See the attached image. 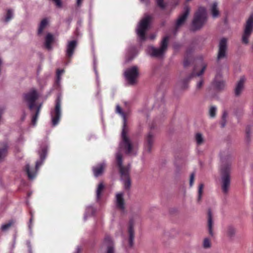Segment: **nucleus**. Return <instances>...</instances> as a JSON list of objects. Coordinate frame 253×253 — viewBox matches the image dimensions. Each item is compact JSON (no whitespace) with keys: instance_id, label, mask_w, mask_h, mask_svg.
Instances as JSON below:
<instances>
[{"instance_id":"f257e3e1","label":"nucleus","mask_w":253,"mask_h":253,"mask_svg":"<svg viewBox=\"0 0 253 253\" xmlns=\"http://www.w3.org/2000/svg\"><path fill=\"white\" fill-rule=\"evenodd\" d=\"M116 113L120 114L123 118L124 124L121 134V141L120 142L118 152L116 155L117 165L119 168L121 175V179L123 182L125 189L129 190L131 186V180L129 176V166H123L122 165V155L124 151L126 154L135 155L136 154L135 147L127 135L126 119L125 114L122 111L120 105L116 106Z\"/></svg>"},{"instance_id":"f03ea898","label":"nucleus","mask_w":253,"mask_h":253,"mask_svg":"<svg viewBox=\"0 0 253 253\" xmlns=\"http://www.w3.org/2000/svg\"><path fill=\"white\" fill-rule=\"evenodd\" d=\"M230 171L231 165L229 164L224 165L221 168L220 185L222 192L224 195L228 193L230 188Z\"/></svg>"},{"instance_id":"7ed1b4c3","label":"nucleus","mask_w":253,"mask_h":253,"mask_svg":"<svg viewBox=\"0 0 253 253\" xmlns=\"http://www.w3.org/2000/svg\"><path fill=\"white\" fill-rule=\"evenodd\" d=\"M47 154V148L44 147L39 151V154L40 157V160L36 162L35 170L34 169H30L29 164H27L25 166V170L26 172L29 179H33L36 176L37 170L39 167L42 164Z\"/></svg>"},{"instance_id":"20e7f679","label":"nucleus","mask_w":253,"mask_h":253,"mask_svg":"<svg viewBox=\"0 0 253 253\" xmlns=\"http://www.w3.org/2000/svg\"><path fill=\"white\" fill-rule=\"evenodd\" d=\"M206 19L207 12L206 8L202 7L199 8L192 21V30L196 31L201 29L206 22Z\"/></svg>"},{"instance_id":"39448f33","label":"nucleus","mask_w":253,"mask_h":253,"mask_svg":"<svg viewBox=\"0 0 253 253\" xmlns=\"http://www.w3.org/2000/svg\"><path fill=\"white\" fill-rule=\"evenodd\" d=\"M152 18L151 15L145 14L137 26L136 30V34L141 41H144L146 39L145 33L150 26Z\"/></svg>"},{"instance_id":"423d86ee","label":"nucleus","mask_w":253,"mask_h":253,"mask_svg":"<svg viewBox=\"0 0 253 253\" xmlns=\"http://www.w3.org/2000/svg\"><path fill=\"white\" fill-rule=\"evenodd\" d=\"M169 40V36L164 37L161 42L160 48H156L153 46H148L147 49V53L152 57H162L167 50Z\"/></svg>"},{"instance_id":"0eeeda50","label":"nucleus","mask_w":253,"mask_h":253,"mask_svg":"<svg viewBox=\"0 0 253 253\" xmlns=\"http://www.w3.org/2000/svg\"><path fill=\"white\" fill-rule=\"evenodd\" d=\"M124 74L127 83L129 85H134L139 76L138 68L136 66L131 67L126 69Z\"/></svg>"},{"instance_id":"6e6552de","label":"nucleus","mask_w":253,"mask_h":253,"mask_svg":"<svg viewBox=\"0 0 253 253\" xmlns=\"http://www.w3.org/2000/svg\"><path fill=\"white\" fill-rule=\"evenodd\" d=\"M253 31V15H251L246 21L244 33L242 37V42L245 44L249 43V39Z\"/></svg>"},{"instance_id":"1a4fd4ad","label":"nucleus","mask_w":253,"mask_h":253,"mask_svg":"<svg viewBox=\"0 0 253 253\" xmlns=\"http://www.w3.org/2000/svg\"><path fill=\"white\" fill-rule=\"evenodd\" d=\"M61 99L60 96H58L56 100V104L54 110L51 112L52 124L53 126L57 125L59 121L61 116Z\"/></svg>"},{"instance_id":"9d476101","label":"nucleus","mask_w":253,"mask_h":253,"mask_svg":"<svg viewBox=\"0 0 253 253\" xmlns=\"http://www.w3.org/2000/svg\"><path fill=\"white\" fill-rule=\"evenodd\" d=\"M24 98L27 102L29 108L32 111L36 105L35 102L38 98V94L36 90L33 89L24 94Z\"/></svg>"},{"instance_id":"9b49d317","label":"nucleus","mask_w":253,"mask_h":253,"mask_svg":"<svg viewBox=\"0 0 253 253\" xmlns=\"http://www.w3.org/2000/svg\"><path fill=\"white\" fill-rule=\"evenodd\" d=\"M227 41L225 38H222L219 42V49L217 57V60L225 58L227 57Z\"/></svg>"},{"instance_id":"f8f14e48","label":"nucleus","mask_w":253,"mask_h":253,"mask_svg":"<svg viewBox=\"0 0 253 253\" xmlns=\"http://www.w3.org/2000/svg\"><path fill=\"white\" fill-rule=\"evenodd\" d=\"M78 42L76 40L69 41L67 42L66 48V56L68 58H71L77 46Z\"/></svg>"},{"instance_id":"ddd939ff","label":"nucleus","mask_w":253,"mask_h":253,"mask_svg":"<svg viewBox=\"0 0 253 253\" xmlns=\"http://www.w3.org/2000/svg\"><path fill=\"white\" fill-rule=\"evenodd\" d=\"M189 7L188 6H185L184 8V11L179 15L176 21L175 24L176 29H178L180 26L184 24L189 14Z\"/></svg>"},{"instance_id":"4468645a","label":"nucleus","mask_w":253,"mask_h":253,"mask_svg":"<svg viewBox=\"0 0 253 253\" xmlns=\"http://www.w3.org/2000/svg\"><path fill=\"white\" fill-rule=\"evenodd\" d=\"M124 193H118L116 195L115 204L116 207L122 211H124L125 209V203L124 198Z\"/></svg>"},{"instance_id":"2eb2a0df","label":"nucleus","mask_w":253,"mask_h":253,"mask_svg":"<svg viewBox=\"0 0 253 253\" xmlns=\"http://www.w3.org/2000/svg\"><path fill=\"white\" fill-rule=\"evenodd\" d=\"M134 222L131 219L129 221V227L128 229V244L130 247L133 246V241L134 238V231L133 229Z\"/></svg>"},{"instance_id":"dca6fc26","label":"nucleus","mask_w":253,"mask_h":253,"mask_svg":"<svg viewBox=\"0 0 253 253\" xmlns=\"http://www.w3.org/2000/svg\"><path fill=\"white\" fill-rule=\"evenodd\" d=\"M246 79L244 77H241L239 81L237 82L235 88V94L236 96H239L244 87V84Z\"/></svg>"},{"instance_id":"f3484780","label":"nucleus","mask_w":253,"mask_h":253,"mask_svg":"<svg viewBox=\"0 0 253 253\" xmlns=\"http://www.w3.org/2000/svg\"><path fill=\"white\" fill-rule=\"evenodd\" d=\"M106 167V164L104 162L98 164L97 166L94 167L92 169L94 175L95 177L101 175Z\"/></svg>"},{"instance_id":"a211bd4d","label":"nucleus","mask_w":253,"mask_h":253,"mask_svg":"<svg viewBox=\"0 0 253 253\" xmlns=\"http://www.w3.org/2000/svg\"><path fill=\"white\" fill-rule=\"evenodd\" d=\"M54 38L51 33H47L45 37L44 45L45 48L48 50H51L52 49L51 43L54 42Z\"/></svg>"},{"instance_id":"6ab92c4d","label":"nucleus","mask_w":253,"mask_h":253,"mask_svg":"<svg viewBox=\"0 0 253 253\" xmlns=\"http://www.w3.org/2000/svg\"><path fill=\"white\" fill-rule=\"evenodd\" d=\"M208 231L209 233L211 236H213L214 233L213 231V221L212 219V216L211 211V210H209L208 211Z\"/></svg>"},{"instance_id":"aec40b11","label":"nucleus","mask_w":253,"mask_h":253,"mask_svg":"<svg viewBox=\"0 0 253 253\" xmlns=\"http://www.w3.org/2000/svg\"><path fill=\"white\" fill-rule=\"evenodd\" d=\"M236 233V228L232 225H228L226 229V236L230 239H233Z\"/></svg>"},{"instance_id":"412c9836","label":"nucleus","mask_w":253,"mask_h":253,"mask_svg":"<svg viewBox=\"0 0 253 253\" xmlns=\"http://www.w3.org/2000/svg\"><path fill=\"white\" fill-rule=\"evenodd\" d=\"M147 144L146 149L148 152H150L154 142V135L151 132H149L146 138Z\"/></svg>"},{"instance_id":"4be33fe9","label":"nucleus","mask_w":253,"mask_h":253,"mask_svg":"<svg viewBox=\"0 0 253 253\" xmlns=\"http://www.w3.org/2000/svg\"><path fill=\"white\" fill-rule=\"evenodd\" d=\"M104 244L107 246V253H114V248L112 239L110 236H106L104 239Z\"/></svg>"},{"instance_id":"5701e85b","label":"nucleus","mask_w":253,"mask_h":253,"mask_svg":"<svg viewBox=\"0 0 253 253\" xmlns=\"http://www.w3.org/2000/svg\"><path fill=\"white\" fill-rule=\"evenodd\" d=\"M47 24H48V21L46 18H44L42 20V21L41 22V23L39 25L38 30V35L39 36H41L42 34L43 30L46 28Z\"/></svg>"},{"instance_id":"b1692460","label":"nucleus","mask_w":253,"mask_h":253,"mask_svg":"<svg viewBox=\"0 0 253 253\" xmlns=\"http://www.w3.org/2000/svg\"><path fill=\"white\" fill-rule=\"evenodd\" d=\"M42 104L39 105L36 108V112L34 116H33L32 120V123L34 126H35L37 121L38 118L39 116L40 110L42 107Z\"/></svg>"},{"instance_id":"393cba45","label":"nucleus","mask_w":253,"mask_h":253,"mask_svg":"<svg viewBox=\"0 0 253 253\" xmlns=\"http://www.w3.org/2000/svg\"><path fill=\"white\" fill-rule=\"evenodd\" d=\"M211 13L212 16L213 18H216L219 15V11L217 8V3L216 2H214L213 3L211 6Z\"/></svg>"},{"instance_id":"a878e982","label":"nucleus","mask_w":253,"mask_h":253,"mask_svg":"<svg viewBox=\"0 0 253 253\" xmlns=\"http://www.w3.org/2000/svg\"><path fill=\"white\" fill-rule=\"evenodd\" d=\"M95 212V210L92 206L87 207L84 215V219L86 220L87 216L93 215Z\"/></svg>"},{"instance_id":"bb28decb","label":"nucleus","mask_w":253,"mask_h":253,"mask_svg":"<svg viewBox=\"0 0 253 253\" xmlns=\"http://www.w3.org/2000/svg\"><path fill=\"white\" fill-rule=\"evenodd\" d=\"M7 150V146L6 144H3L1 148H0V161L3 159L6 155Z\"/></svg>"},{"instance_id":"cd10ccee","label":"nucleus","mask_w":253,"mask_h":253,"mask_svg":"<svg viewBox=\"0 0 253 253\" xmlns=\"http://www.w3.org/2000/svg\"><path fill=\"white\" fill-rule=\"evenodd\" d=\"M195 140L198 145H201L204 142V137L200 133H197L196 134Z\"/></svg>"},{"instance_id":"c85d7f7f","label":"nucleus","mask_w":253,"mask_h":253,"mask_svg":"<svg viewBox=\"0 0 253 253\" xmlns=\"http://www.w3.org/2000/svg\"><path fill=\"white\" fill-rule=\"evenodd\" d=\"M104 186L102 183H100L99 184L98 187L96 189V199L97 200H99L101 195V193L104 189Z\"/></svg>"},{"instance_id":"c756f323","label":"nucleus","mask_w":253,"mask_h":253,"mask_svg":"<svg viewBox=\"0 0 253 253\" xmlns=\"http://www.w3.org/2000/svg\"><path fill=\"white\" fill-rule=\"evenodd\" d=\"M189 79H186L181 81L179 82V85L183 89H186L188 87Z\"/></svg>"},{"instance_id":"7c9ffc66","label":"nucleus","mask_w":253,"mask_h":253,"mask_svg":"<svg viewBox=\"0 0 253 253\" xmlns=\"http://www.w3.org/2000/svg\"><path fill=\"white\" fill-rule=\"evenodd\" d=\"M214 84H215L216 88L218 89H223L225 85V82L223 81H219V82L215 81Z\"/></svg>"},{"instance_id":"2f4dec72","label":"nucleus","mask_w":253,"mask_h":253,"mask_svg":"<svg viewBox=\"0 0 253 253\" xmlns=\"http://www.w3.org/2000/svg\"><path fill=\"white\" fill-rule=\"evenodd\" d=\"M13 224V222L12 221H10L7 223L2 224L1 226V230L3 231H6L8 230Z\"/></svg>"},{"instance_id":"473e14b6","label":"nucleus","mask_w":253,"mask_h":253,"mask_svg":"<svg viewBox=\"0 0 253 253\" xmlns=\"http://www.w3.org/2000/svg\"><path fill=\"white\" fill-rule=\"evenodd\" d=\"M217 111V108L215 106H211L209 109V115L210 117L214 118L216 115V113Z\"/></svg>"},{"instance_id":"72a5a7b5","label":"nucleus","mask_w":253,"mask_h":253,"mask_svg":"<svg viewBox=\"0 0 253 253\" xmlns=\"http://www.w3.org/2000/svg\"><path fill=\"white\" fill-rule=\"evenodd\" d=\"M13 11L12 10L9 9L7 10L5 18L4 19V21L5 22H8L10 20L12 19L13 17Z\"/></svg>"},{"instance_id":"f704fd0d","label":"nucleus","mask_w":253,"mask_h":253,"mask_svg":"<svg viewBox=\"0 0 253 253\" xmlns=\"http://www.w3.org/2000/svg\"><path fill=\"white\" fill-rule=\"evenodd\" d=\"M204 184L203 183H201L199 186L198 188V201H200L202 198V193H203V190L204 188Z\"/></svg>"},{"instance_id":"c9c22d12","label":"nucleus","mask_w":253,"mask_h":253,"mask_svg":"<svg viewBox=\"0 0 253 253\" xmlns=\"http://www.w3.org/2000/svg\"><path fill=\"white\" fill-rule=\"evenodd\" d=\"M246 132V138L247 141H250L251 133V129L250 126H247L245 130Z\"/></svg>"},{"instance_id":"e433bc0d","label":"nucleus","mask_w":253,"mask_h":253,"mask_svg":"<svg viewBox=\"0 0 253 253\" xmlns=\"http://www.w3.org/2000/svg\"><path fill=\"white\" fill-rule=\"evenodd\" d=\"M211 247V243L208 238H205L203 242V247L205 249H209Z\"/></svg>"},{"instance_id":"4c0bfd02","label":"nucleus","mask_w":253,"mask_h":253,"mask_svg":"<svg viewBox=\"0 0 253 253\" xmlns=\"http://www.w3.org/2000/svg\"><path fill=\"white\" fill-rule=\"evenodd\" d=\"M227 117V113L224 111L223 113L222 117V122L221 123V126L222 127H224L226 125V119Z\"/></svg>"},{"instance_id":"58836bf2","label":"nucleus","mask_w":253,"mask_h":253,"mask_svg":"<svg viewBox=\"0 0 253 253\" xmlns=\"http://www.w3.org/2000/svg\"><path fill=\"white\" fill-rule=\"evenodd\" d=\"M64 72V70H57L56 72V77H57V83H59L61 80V76Z\"/></svg>"},{"instance_id":"ea45409f","label":"nucleus","mask_w":253,"mask_h":253,"mask_svg":"<svg viewBox=\"0 0 253 253\" xmlns=\"http://www.w3.org/2000/svg\"><path fill=\"white\" fill-rule=\"evenodd\" d=\"M206 66H207L206 65H203L201 70L199 73H197L196 74L193 73L192 74V76H198V77L201 76L204 73V72L206 68Z\"/></svg>"},{"instance_id":"a19ab883","label":"nucleus","mask_w":253,"mask_h":253,"mask_svg":"<svg viewBox=\"0 0 253 253\" xmlns=\"http://www.w3.org/2000/svg\"><path fill=\"white\" fill-rule=\"evenodd\" d=\"M143 1L144 0H141ZM157 5L162 9H164L166 7V5L164 2V0H156Z\"/></svg>"},{"instance_id":"79ce46f5","label":"nucleus","mask_w":253,"mask_h":253,"mask_svg":"<svg viewBox=\"0 0 253 253\" xmlns=\"http://www.w3.org/2000/svg\"><path fill=\"white\" fill-rule=\"evenodd\" d=\"M194 177H195L194 173H191L190 175V181H189V185H190V187H191L193 185L194 181Z\"/></svg>"},{"instance_id":"37998d69","label":"nucleus","mask_w":253,"mask_h":253,"mask_svg":"<svg viewBox=\"0 0 253 253\" xmlns=\"http://www.w3.org/2000/svg\"><path fill=\"white\" fill-rule=\"evenodd\" d=\"M203 83H204V80L203 79H201L197 83L196 88L197 89H201L202 86H203Z\"/></svg>"},{"instance_id":"c03bdc74","label":"nucleus","mask_w":253,"mask_h":253,"mask_svg":"<svg viewBox=\"0 0 253 253\" xmlns=\"http://www.w3.org/2000/svg\"><path fill=\"white\" fill-rule=\"evenodd\" d=\"M31 218L30 219V220H29V225H28V226H29V230L30 231V232H31V230H32V221L33 220V218H34V216L33 215V214L31 212Z\"/></svg>"},{"instance_id":"a18cd8bd","label":"nucleus","mask_w":253,"mask_h":253,"mask_svg":"<svg viewBox=\"0 0 253 253\" xmlns=\"http://www.w3.org/2000/svg\"><path fill=\"white\" fill-rule=\"evenodd\" d=\"M55 3L56 5L58 7H61L62 6V2L61 0H52Z\"/></svg>"},{"instance_id":"49530a36","label":"nucleus","mask_w":253,"mask_h":253,"mask_svg":"<svg viewBox=\"0 0 253 253\" xmlns=\"http://www.w3.org/2000/svg\"><path fill=\"white\" fill-rule=\"evenodd\" d=\"M189 63H190V62L188 61V59L185 58V59L184 60V63H183L184 66L185 67H187V66H188Z\"/></svg>"},{"instance_id":"de8ad7c7","label":"nucleus","mask_w":253,"mask_h":253,"mask_svg":"<svg viewBox=\"0 0 253 253\" xmlns=\"http://www.w3.org/2000/svg\"><path fill=\"white\" fill-rule=\"evenodd\" d=\"M83 0H77V5L78 6H80Z\"/></svg>"},{"instance_id":"09e8293b","label":"nucleus","mask_w":253,"mask_h":253,"mask_svg":"<svg viewBox=\"0 0 253 253\" xmlns=\"http://www.w3.org/2000/svg\"><path fill=\"white\" fill-rule=\"evenodd\" d=\"M156 37V34H152L150 36L149 38H150V39L153 40L155 39Z\"/></svg>"},{"instance_id":"8fccbe9b","label":"nucleus","mask_w":253,"mask_h":253,"mask_svg":"<svg viewBox=\"0 0 253 253\" xmlns=\"http://www.w3.org/2000/svg\"><path fill=\"white\" fill-rule=\"evenodd\" d=\"M173 46L175 49H178L179 47V45L178 43H174Z\"/></svg>"},{"instance_id":"3c124183","label":"nucleus","mask_w":253,"mask_h":253,"mask_svg":"<svg viewBox=\"0 0 253 253\" xmlns=\"http://www.w3.org/2000/svg\"><path fill=\"white\" fill-rule=\"evenodd\" d=\"M28 250L29 253H32V247L31 245H28Z\"/></svg>"},{"instance_id":"603ef678","label":"nucleus","mask_w":253,"mask_h":253,"mask_svg":"<svg viewBox=\"0 0 253 253\" xmlns=\"http://www.w3.org/2000/svg\"><path fill=\"white\" fill-rule=\"evenodd\" d=\"M80 252H81V250H80V248H79V247H78V248H77L76 252V253H80Z\"/></svg>"},{"instance_id":"864d4df0","label":"nucleus","mask_w":253,"mask_h":253,"mask_svg":"<svg viewBox=\"0 0 253 253\" xmlns=\"http://www.w3.org/2000/svg\"><path fill=\"white\" fill-rule=\"evenodd\" d=\"M94 71H95V73L96 74V77H98V73H97V71L96 70V67H94Z\"/></svg>"},{"instance_id":"5fc2aeb1","label":"nucleus","mask_w":253,"mask_h":253,"mask_svg":"<svg viewBox=\"0 0 253 253\" xmlns=\"http://www.w3.org/2000/svg\"><path fill=\"white\" fill-rule=\"evenodd\" d=\"M27 246L28 247V245H31V243L29 241H28L27 242Z\"/></svg>"},{"instance_id":"6e6d98bb","label":"nucleus","mask_w":253,"mask_h":253,"mask_svg":"<svg viewBox=\"0 0 253 253\" xmlns=\"http://www.w3.org/2000/svg\"><path fill=\"white\" fill-rule=\"evenodd\" d=\"M189 53V51H187V52H186L187 56H188V55Z\"/></svg>"},{"instance_id":"4d7b16f0","label":"nucleus","mask_w":253,"mask_h":253,"mask_svg":"<svg viewBox=\"0 0 253 253\" xmlns=\"http://www.w3.org/2000/svg\"><path fill=\"white\" fill-rule=\"evenodd\" d=\"M191 0H187V1H190Z\"/></svg>"}]
</instances>
